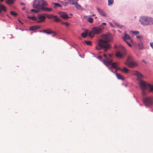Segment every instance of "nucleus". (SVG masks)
<instances>
[{
    "label": "nucleus",
    "instance_id": "obj_58",
    "mask_svg": "<svg viewBox=\"0 0 153 153\" xmlns=\"http://www.w3.org/2000/svg\"><path fill=\"white\" fill-rule=\"evenodd\" d=\"M125 86H127V85H125Z\"/></svg>",
    "mask_w": 153,
    "mask_h": 153
},
{
    "label": "nucleus",
    "instance_id": "obj_14",
    "mask_svg": "<svg viewBox=\"0 0 153 153\" xmlns=\"http://www.w3.org/2000/svg\"><path fill=\"white\" fill-rule=\"evenodd\" d=\"M133 74L134 75H136L138 78L139 79H140L143 77L142 75L137 71H134L133 72Z\"/></svg>",
    "mask_w": 153,
    "mask_h": 153
},
{
    "label": "nucleus",
    "instance_id": "obj_46",
    "mask_svg": "<svg viewBox=\"0 0 153 153\" xmlns=\"http://www.w3.org/2000/svg\"><path fill=\"white\" fill-rule=\"evenodd\" d=\"M66 26H68L70 24L67 22H65V24Z\"/></svg>",
    "mask_w": 153,
    "mask_h": 153
},
{
    "label": "nucleus",
    "instance_id": "obj_9",
    "mask_svg": "<svg viewBox=\"0 0 153 153\" xmlns=\"http://www.w3.org/2000/svg\"><path fill=\"white\" fill-rule=\"evenodd\" d=\"M140 22L141 24L143 25H148V17L145 16L142 17L140 18Z\"/></svg>",
    "mask_w": 153,
    "mask_h": 153
},
{
    "label": "nucleus",
    "instance_id": "obj_40",
    "mask_svg": "<svg viewBox=\"0 0 153 153\" xmlns=\"http://www.w3.org/2000/svg\"><path fill=\"white\" fill-rule=\"evenodd\" d=\"M132 32L133 34H137L139 33L138 31H132Z\"/></svg>",
    "mask_w": 153,
    "mask_h": 153
},
{
    "label": "nucleus",
    "instance_id": "obj_8",
    "mask_svg": "<svg viewBox=\"0 0 153 153\" xmlns=\"http://www.w3.org/2000/svg\"><path fill=\"white\" fill-rule=\"evenodd\" d=\"M131 57L128 56V59L125 62V64L127 65L130 68H133L137 66L138 65V64L137 62H130L129 60H130Z\"/></svg>",
    "mask_w": 153,
    "mask_h": 153
},
{
    "label": "nucleus",
    "instance_id": "obj_51",
    "mask_svg": "<svg viewBox=\"0 0 153 153\" xmlns=\"http://www.w3.org/2000/svg\"><path fill=\"white\" fill-rule=\"evenodd\" d=\"M21 4L22 5H25V4L23 3H21Z\"/></svg>",
    "mask_w": 153,
    "mask_h": 153
},
{
    "label": "nucleus",
    "instance_id": "obj_3",
    "mask_svg": "<svg viewBox=\"0 0 153 153\" xmlns=\"http://www.w3.org/2000/svg\"><path fill=\"white\" fill-rule=\"evenodd\" d=\"M39 11L42 10L44 11L51 12L53 10L52 8L46 7L48 5L47 2L45 0H39Z\"/></svg>",
    "mask_w": 153,
    "mask_h": 153
},
{
    "label": "nucleus",
    "instance_id": "obj_12",
    "mask_svg": "<svg viewBox=\"0 0 153 153\" xmlns=\"http://www.w3.org/2000/svg\"><path fill=\"white\" fill-rule=\"evenodd\" d=\"M97 9L99 14L102 16L106 17V15L105 12L102 9H100L98 7H97Z\"/></svg>",
    "mask_w": 153,
    "mask_h": 153
},
{
    "label": "nucleus",
    "instance_id": "obj_26",
    "mask_svg": "<svg viewBox=\"0 0 153 153\" xmlns=\"http://www.w3.org/2000/svg\"><path fill=\"white\" fill-rule=\"evenodd\" d=\"M88 34L89 35V32L88 33L87 31H85V33H82L81 34V36L85 38L87 36Z\"/></svg>",
    "mask_w": 153,
    "mask_h": 153
},
{
    "label": "nucleus",
    "instance_id": "obj_52",
    "mask_svg": "<svg viewBox=\"0 0 153 153\" xmlns=\"http://www.w3.org/2000/svg\"><path fill=\"white\" fill-rule=\"evenodd\" d=\"M25 7H24L22 8V10H25Z\"/></svg>",
    "mask_w": 153,
    "mask_h": 153
},
{
    "label": "nucleus",
    "instance_id": "obj_37",
    "mask_svg": "<svg viewBox=\"0 0 153 153\" xmlns=\"http://www.w3.org/2000/svg\"><path fill=\"white\" fill-rule=\"evenodd\" d=\"M72 0H65V2L66 4H69L71 2Z\"/></svg>",
    "mask_w": 153,
    "mask_h": 153
},
{
    "label": "nucleus",
    "instance_id": "obj_25",
    "mask_svg": "<svg viewBox=\"0 0 153 153\" xmlns=\"http://www.w3.org/2000/svg\"><path fill=\"white\" fill-rule=\"evenodd\" d=\"M75 7L79 10H81L82 9V7L79 4L77 3L75 5Z\"/></svg>",
    "mask_w": 153,
    "mask_h": 153
},
{
    "label": "nucleus",
    "instance_id": "obj_32",
    "mask_svg": "<svg viewBox=\"0 0 153 153\" xmlns=\"http://www.w3.org/2000/svg\"><path fill=\"white\" fill-rule=\"evenodd\" d=\"M114 3V0H108V5H111Z\"/></svg>",
    "mask_w": 153,
    "mask_h": 153
},
{
    "label": "nucleus",
    "instance_id": "obj_60",
    "mask_svg": "<svg viewBox=\"0 0 153 153\" xmlns=\"http://www.w3.org/2000/svg\"><path fill=\"white\" fill-rule=\"evenodd\" d=\"M39 28H40V27L39 26Z\"/></svg>",
    "mask_w": 153,
    "mask_h": 153
},
{
    "label": "nucleus",
    "instance_id": "obj_36",
    "mask_svg": "<svg viewBox=\"0 0 153 153\" xmlns=\"http://www.w3.org/2000/svg\"><path fill=\"white\" fill-rule=\"evenodd\" d=\"M85 43L88 45H91V42L89 41H85Z\"/></svg>",
    "mask_w": 153,
    "mask_h": 153
},
{
    "label": "nucleus",
    "instance_id": "obj_13",
    "mask_svg": "<svg viewBox=\"0 0 153 153\" xmlns=\"http://www.w3.org/2000/svg\"><path fill=\"white\" fill-rule=\"evenodd\" d=\"M45 19L46 17L44 15H39V23L44 22Z\"/></svg>",
    "mask_w": 153,
    "mask_h": 153
},
{
    "label": "nucleus",
    "instance_id": "obj_1",
    "mask_svg": "<svg viewBox=\"0 0 153 153\" xmlns=\"http://www.w3.org/2000/svg\"><path fill=\"white\" fill-rule=\"evenodd\" d=\"M102 38L104 40L100 39L99 40L96 48L97 50H100L104 48V51L106 52L111 48L110 45L108 42L111 40V37L109 34H104L102 35Z\"/></svg>",
    "mask_w": 153,
    "mask_h": 153
},
{
    "label": "nucleus",
    "instance_id": "obj_61",
    "mask_svg": "<svg viewBox=\"0 0 153 153\" xmlns=\"http://www.w3.org/2000/svg\"><path fill=\"white\" fill-rule=\"evenodd\" d=\"M152 111H153V109L152 110Z\"/></svg>",
    "mask_w": 153,
    "mask_h": 153
},
{
    "label": "nucleus",
    "instance_id": "obj_5",
    "mask_svg": "<svg viewBox=\"0 0 153 153\" xmlns=\"http://www.w3.org/2000/svg\"><path fill=\"white\" fill-rule=\"evenodd\" d=\"M143 102L146 107H151L153 105V96H149L145 97Z\"/></svg>",
    "mask_w": 153,
    "mask_h": 153
},
{
    "label": "nucleus",
    "instance_id": "obj_10",
    "mask_svg": "<svg viewBox=\"0 0 153 153\" xmlns=\"http://www.w3.org/2000/svg\"><path fill=\"white\" fill-rule=\"evenodd\" d=\"M59 14L61 17L64 19H66L70 18V17H68L66 13L59 12Z\"/></svg>",
    "mask_w": 153,
    "mask_h": 153
},
{
    "label": "nucleus",
    "instance_id": "obj_44",
    "mask_svg": "<svg viewBox=\"0 0 153 153\" xmlns=\"http://www.w3.org/2000/svg\"><path fill=\"white\" fill-rule=\"evenodd\" d=\"M52 33L53 34L52 35L53 36H54L56 35V33L55 32L53 31V33Z\"/></svg>",
    "mask_w": 153,
    "mask_h": 153
},
{
    "label": "nucleus",
    "instance_id": "obj_11",
    "mask_svg": "<svg viewBox=\"0 0 153 153\" xmlns=\"http://www.w3.org/2000/svg\"><path fill=\"white\" fill-rule=\"evenodd\" d=\"M145 83L146 84V89H147L148 88H149V92H153V85L147 83L145 82Z\"/></svg>",
    "mask_w": 153,
    "mask_h": 153
},
{
    "label": "nucleus",
    "instance_id": "obj_38",
    "mask_svg": "<svg viewBox=\"0 0 153 153\" xmlns=\"http://www.w3.org/2000/svg\"><path fill=\"white\" fill-rule=\"evenodd\" d=\"M120 48L122 50L123 53H125V48L123 46H121L120 47Z\"/></svg>",
    "mask_w": 153,
    "mask_h": 153
},
{
    "label": "nucleus",
    "instance_id": "obj_4",
    "mask_svg": "<svg viewBox=\"0 0 153 153\" xmlns=\"http://www.w3.org/2000/svg\"><path fill=\"white\" fill-rule=\"evenodd\" d=\"M104 28L101 26L93 27L91 31L89 32V36L91 38L93 37L95 34H99L101 33Z\"/></svg>",
    "mask_w": 153,
    "mask_h": 153
},
{
    "label": "nucleus",
    "instance_id": "obj_19",
    "mask_svg": "<svg viewBox=\"0 0 153 153\" xmlns=\"http://www.w3.org/2000/svg\"><path fill=\"white\" fill-rule=\"evenodd\" d=\"M33 6L35 8H38V0L34 1L33 4Z\"/></svg>",
    "mask_w": 153,
    "mask_h": 153
},
{
    "label": "nucleus",
    "instance_id": "obj_15",
    "mask_svg": "<svg viewBox=\"0 0 153 153\" xmlns=\"http://www.w3.org/2000/svg\"><path fill=\"white\" fill-rule=\"evenodd\" d=\"M40 32H43L47 34H51L52 33H53V31L49 28L47 29L46 30H44L42 31H40Z\"/></svg>",
    "mask_w": 153,
    "mask_h": 153
},
{
    "label": "nucleus",
    "instance_id": "obj_56",
    "mask_svg": "<svg viewBox=\"0 0 153 153\" xmlns=\"http://www.w3.org/2000/svg\"><path fill=\"white\" fill-rule=\"evenodd\" d=\"M114 47H115V48H117V46H116V45H115L114 46Z\"/></svg>",
    "mask_w": 153,
    "mask_h": 153
},
{
    "label": "nucleus",
    "instance_id": "obj_20",
    "mask_svg": "<svg viewBox=\"0 0 153 153\" xmlns=\"http://www.w3.org/2000/svg\"><path fill=\"white\" fill-rule=\"evenodd\" d=\"M153 24V19L152 18L148 17V25Z\"/></svg>",
    "mask_w": 153,
    "mask_h": 153
},
{
    "label": "nucleus",
    "instance_id": "obj_43",
    "mask_svg": "<svg viewBox=\"0 0 153 153\" xmlns=\"http://www.w3.org/2000/svg\"><path fill=\"white\" fill-rule=\"evenodd\" d=\"M106 25V24L105 22H103L102 23V25L100 26H101L102 27H103V25Z\"/></svg>",
    "mask_w": 153,
    "mask_h": 153
},
{
    "label": "nucleus",
    "instance_id": "obj_22",
    "mask_svg": "<svg viewBox=\"0 0 153 153\" xmlns=\"http://www.w3.org/2000/svg\"><path fill=\"white\" fill-rule=\"evenodd\" d=\"M116 75L118 79L122 80H123L124 79L123 77L120 74L117 73L116 74Z\"/></svg>",
    "mask_w": 153,
    "mask_h": 153
},
{
    "label": "nucleus",
    "instance_id": "obj_30",
    "mask_svg": "<svg viewBox=\"0 0 153 153\" xmlns=\"http://www.w3.org/2000/svg\"><path fill=\"white\" fill-rule=\"evenodd\" d=\"M78 0H72L71 4L73 5H76L78 3L77 2Z\"/></svg>",
    "mask_w": 153,
    "mask_h": 153
},
{
    "label": "nucleus",
    "instance_id": "obj_27",
    "mask_svg": "<svg viewBox=\"0 0 153 153\" xmlns=\"http://www.w3.org/2000/svg\"><path fill=\"white\" fill-rule=\"evenodd\" d=\"M15 0H6V3L8 4H13Z\"/></svg>",
    "mask_w": 153,
    "mask_h": 153
},
{
    "label": "nucleus",
    "instance_id": "obj_23",
    "mask_svg": "<svg viewBox=\"0 0 153 153\" xmlns=\"http://www.w3.org/2000/svg\"><path fill=\"white\" fill-rule=\"evenodd\" d=\"M53 19L56 22H59L61 21V20L57 16H54Z\"/></svg>",
    "mask_w": 153,
    "mask_h": 153
},
{
    "label": "nucleus",
    "instance_id": "obj_45",
    "mask_svg": "<svg viewBox=\"0 0 153 153\" xmlns=\"http://www.w3.org/2000/svg\"><path fill=\"white\" fill-rule=\"evenodd\" d=\"M150 45L152 48L153 49V42H151L150 43Z\"/></svg>",
    "mask_w": 153,
    "mask_h": 153
},
{
    "label": "nucleus",
    "instance_id": "obj_41",
    "mask_svg": "<svg viewBox=\"0 0 153 153\" xmlns=\"http://www.w3.org/2000/svg\"><path fill=\"white\" fill-rule=\"evenodd\" d=\"M137 38L138 39H140V40L141 39L143 38L141 36H137Z\"/></svg>",
    "mask_w": 153,
    "mask_h": 153
},
{
    "label": "nucleus",
    "instance_id": "obj_31",
    "mask_svg": "<svg viewBox=\"0 0 153 153\" xmlns=\"http://www.w3.org/2000/svg\"><path fill=\"white\" fill-rule=\"evenodd\" d=\"M27 17L29 19H30L33 21H35L36 20V18L34 16L31 17L28 16Z\"/></svg>",
    "mask_w": 153,
    "mask_h": 153
},
{
    "label": "nucleus",
    "instance_id": "obj_18",
    "mask_svg": "<svg viewBox=\"0 0 153 153\" xmlns=\"http://www.w3.org/2000/svg\"><path fill=\"white\" fill-rule=\"evenodd\" d=\"M2 11H4V12H6L7 10L5 6L0 4V13H1Z\"/></svg>",
    "mask_w": 153,
    "mask_h": 153
},
{
    "label": "nucleus",
    "instance_id": "obj_47",
    "mask_svg": "<svg viewBox=\"0 0 153 153\" xmlns=\"http://www.w3.org/2000/svg\"><path fill=\"white\" fill-rule=\"evenodd\" d=\"M18 21H19V22L21 24H23V23L20 20V19H18Z\"/></svg>",
    "mask_w": 153,
    "mask_h": 153
},
{
    "label": "nucleus",
    "instance_id": "obj_55",
    "mask_svg": "<svg viewBox=\"0 0 153 153\" xmlns=\"http://www.w3.org/2000/svg\"><path fill=\"white\" fill-rule=\"evenodd\" d=\"M4 0H0V1L1 2H3V1Z\"/></svg>",
    "mask_w": 153,
    "mask_h": 153
},
{
    "label": "nucleus",
    "instance_id": "obj_49",
    "mask_svg": "<svg viewBox=\"0 0 153 153\" xmlns=\"http://www.w3.org/2000/svg\"><path fill=\"white\" fill-rule=\"evenodd\" d=\"M109 56L110 57H112V54H109Z\"/></svg>",
    "mask_w": 153,
    "mask_h": 153
},
{
    "label": "nucleus",
    "instance_id": "obj_48",
    "mask_svg": "<svg viewBox=\"0 0 153 153\" xmlns=\"http://www.w3.org/2000/svg\"><path fill=\"white\" fill-rule=\"evenodd\" d=\"M142 61L143 62H144L145 64H147L146 62V61H145L144 60H142Z\"/></svg>",
    "mask_w": 153,
    "mask_h": 153
},
{
    "label": "nucleus",
    "instance_id": "obj_6",
    "mask_svg": "<svg viewBox=\"0 0 153 153\" xmlns=\"http://www.w3.org/2000/svg\"><path fill=\"white\" fill-rule=\"evenodd\" d=\"M123 38L127 43V44L130 47L132 46L131 43H133V40L131 39L129 36L127 34L125 33V36L123 37Z\"/></svg>",
    "mask_w": 153,
    "mask_h": 153
},
{
    "label": "nucleus",
    "instance_id": "obj_21",
    "mask_svg": "<svg viewBox=\"0 0 153 153\" xmlns=\"http://www.w3.org/2000/svg\"><path fill=\"white\" fill-rule=\"evenodd\" d=\"M116 56L118 58H123V53H122L120 52H118L116 53Z\"/></svg>",
    "mask_w": 153,
    "mask_h": 153
},
{
    "label": "nucleus",
    "instance_id": "obj_42",
    "mask_svg": "<svg viewBox=\"0 0 153 153\" xmlns=\"http://www.w3.org/2000/svg\"><path fill=\"white\" fill-rule=\"evenodd\" d=\"M102 57L101 56L99 55L98 57V59L100 60H102Z\"/></svg>",
    "mask_w": 153,
    "mask_h": 153
},
{
    "label": "nucleus",
    "instance_id": "obj_34",
    "mask_svg": "<svg viewBox=\"0 0 153 153\" xmlns=\"http://www.w3.org/2000/svg\"><path fill=\"white\" fill-rule=\"evenodd\" d=\"M10 13L11 15H12L14 16H16L18 15V14L17 13H15L14 12L12 11H11L10 12Z\"/></svg>",
    "mask_w": 153,
    "mask_h": 153
},
{
    "label": "nucleus",
    "instance_id": "obj_50",
    "mask_svg": "<svg viewBox=\"0 0 153 153\" xmlns=\"http://www.w3.org/2000/svg\"><path fill=\"white\" fill-rule=\"evenodd\" d=\"M61 22V23L62 24H65V22H62V21Z\"/></svg>",
    "mask_w": 153,
    "mask_h": 153
},
{
    "label": "nucleus",
    "instance_id": "obj_17",
    "mask_svg": "<svg viewBox=\"0 0 153 153\" xmlns=\"http://www.w3.org/2000/svg\"><path fill=\"white\" fill-rule=\"evenodd\" d=\"M114 25H113L111 23H110L109 24L112 27H117L120 28H121L123 27L122 26L119 25V24H118L116 22H114Z\"/></svg>",
    "mask_w": 153,
    "mask_h": 153
},
{
    "label": "nucleus",
    "instance_id": "obj_39",
    "mask_svg": "<svg viewBox=\"0 0 153 153\" xmlns=\"http://www.w3.org/2000/svg\"><path fill=\"white\" fill-rule=\"evenodd\" d=\"M31 12H35L36 13H38V9H37V10L34 9H32L31 10Z\"/></svg>",
    "mask_w": 153,
    "mask_h": 153
},
{
    "label": "nucleus",
    "instance_id": "obj_33",
    "mask_svg": "<svg viewBox=\"0 0 153 153\" xmlns=\"http://www.w3.org/2000/svg\"><path fill=\"white\" fill-rule=\"evenodd\" d=\"M52 4H54L55 7H62L61 5L58 3H52Z\"/></svg>",
    "mask_w": 153,
    "mask_h": 153
},
{
    "label": "nucleus",
    "instance_id": "obj_29",
    "mask_svg": "<svg viewBox=\"0 0 153 153\" xmlns=\"http://www.w3.org/2000/svg\"><path fill=\"white\" fill-rule=\"evenodd\" d=\"M120 70L121 71L124 72L125 73H127L128 72V70L125 67L123 68V69L120 68Z\"/></svg>",
    "mask_w": 153,
    "mask_h": 153
},
{
    "label": "nucleus",
    "instance_id": "obj_59",
    "mask_svg": "<svg viewBox=\"0 0 153 153\" xmlns=\"http://www.w3.org/2000/svg\"><path fill=\"white\" fill-rule=\"evenodd\" d=\"M70 15H71V16H72V14H70Z\"/></svg>",
    "mask_w": 153,
    "mask_h": 153
},
{
    "label": "nucleus",
    "instance_id": "obj_53",
    "mask_svg": "<svg viewBox=\"0 0 153 153\" xmlns=\"http://www.w3.org/2000/svg\"><path fill=\"white\" fill-rule=\"evenodd\" d=\"M95 15V14H92L91 16H94Z\"/></svg>",
    "mask_w": 153,
    "mask_h": 153
},
{
    "label": "nucleus",
    "instance_id": "obj_54",
    "mask_svg": "<svg viewBox=\"0 0 153 153\" xmlns=\"http://www.w3.org/2000/svg\"><path fill=\"white\" fill-rule=\"evenodd\" d=\"M88 17V16H84V18H86V17Z\"/></svg>",
    "mask_w": 153,
    "mask_h": 153
},
{
    "label": "nucleus",
    "instance_id": "obj_24",
    "mask_svg": "<svg viewBox=\"0 0 153 153\" xmlns=\"http://www.w3.org/2000/svg\"><path fill=\"white\" fill-rule=\"evenodd\" d=\"M138 46L140 49H142L143 48V44L142 42L141 41H140L139 42V43L138 45Z\"/></svg>",
    "mask_w": 153,
    "mask_h": 153
},
{
    "label": "nucleus",
    "instance_id": "obj_7",
    "mask_svg": "<svg viewBox=\"0 0 153 153\" xmlns=\"http://www.w3.org/2000/svg\"><path fill=\"white\" fill-rule=\"evenodd\" d=\"M146 84L145 81H142L140 82V88L142 90V94L143 96H145L147 94L146 90L147 89L146 87Z\"/></svg>",
    "mask_w": 153,
    "mask_h": 153
},
{
    "label": "nucleus",
    "instance_id": "obj_28",
    "mask_svg": "<svg viewBox=\"0 0 153 153\" xmlns=\"http://www.w3.org/2000/svg\"><path fill=\"white\" fill-rule=\"evenodd\" d=\"M45 15H46V14H45ZM47 17V18L48 19H53V17H54V15L53 14H49V15H47L46 14Z\"/></svg>",
    "mask_w": 153,
    "mask_h": 153
},
{
    "label": "nucleus",
    "instance_id": "obj_57",
    "mask_svg": "<svg viewBox=\"0 0 153 153\" xmlns=\"http://www.w3.org/2000/svg\"><path fill=\"white\" fill-rule=\"evenodd\" d=\"M97 17H95V19H97Z\"/></svg>",
    "mask_w": 153,
    "mask_h": 153
},
{
    "label": "nucleus",
    "instance_id": "obj_16",
    "mask_svg": "<svg viewBox=\"0 0 153 153\" xmlns=\"http://www.w3.org/2000/svg\"><path fill=\"white\" fill-rule=\"evenodd\" d=\"M38 29V26H31L29 28V30L31 31H33L35 32H36V30Z\"/></svg>",
    "mask_w": 153,
    "mask_h": 153
},
{
    "label": "nucleus",
    "instance_id": "obj_2",
    "mask_svg": "<svg viewBox=\"0 0 153 153\" xmlns=\"http://www.w3.org/2000/svg\"><path fill=\"white\" fill-rule=\"evenodd\" d=\"M103 56L105 59L102 60V62L105 65L108 67L109 65H111L112 68H115L116 71L120 69V68L117 66V63L111 62L113 60L112 59L108 57L105 53L103 54Z\"/></svg>",
    "mask_w": 153,
    "mask_h": 153
},
{
    "label": "nucleus",
    "instance_id": "obj_35",
    "mask_svg": "<svg viewBox=\"0 0 153 153\" xmlns=\"http://www.w3.org/2000/svg\"><path fill=\"white\" fill-rule=\"evenodd\" d=\"M88 21L91 23H92L93 22V19L92 18L90 17L88 19Z\"/></svg>",
    "mask_w": 153,
    "mask_h": 153
}]
</instances>
